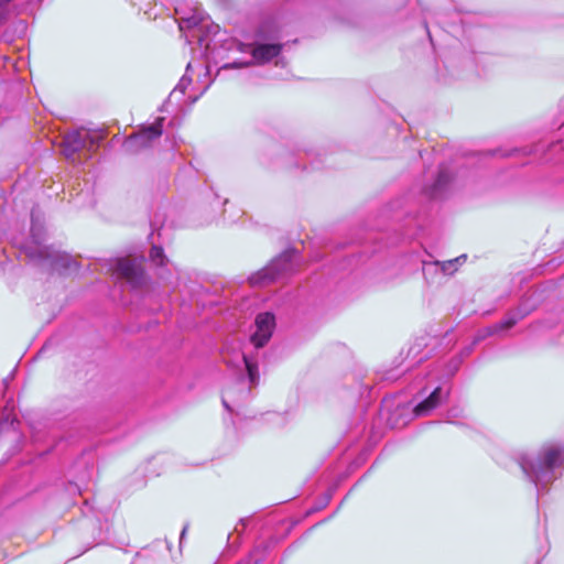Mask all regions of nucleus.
<instances>
[{
	"instance_id": "5701e85b",
	"label": "nucleus",
	"mask_w": 564,
	"mask_h": 564,
	"mask_svg": "<svg viewBox=\"0 0 564 564\" xmlns=\"http://www.w3.org/2000/svg\"><path fill=\"white\" fill-rule=\"evenodd\" d=\"M458 416V410L457 409H451L448 411V417H457Z\"/></svg>"
},
{
	"instance_id": "ddd939ff",
	"label": "nucleus",
	"mask_w": 564,
	"mask_h": 564,
	"mask_svg": "<svg viewBox=\"0 0 564 564\" xmlns=\"http://www.w3.org/2000/svg\"><path fill=\"white\" fill-rule=\"evenodd\" d=\"M237 357L240 361H242L247 370L250 387L257 386L259 382V371L256 357L252 355H247L246 352L238 354Z\"/></svg>"
},
{
	"instance_id": "0eeeda50",
	"label": "nucleus",
	"mask_w": 564,
	"mask_h": 564,
	"mask_svg": "<svg viewBox=\"0 0 564 564\" xmlns=\"http://www.w3.org/2000/svg\"><path fill=\"white\" fill-rule=\"evenodd\" d=\"M96 147H98L97 137L87 131L74 130L65 134L62 142V152L67 159H73L77 152L84 149L93 151Z\"/></svg>"
},
{
	"instance_id": "4468645a",
	"label": "nucleus",
	"mask_w": 564,
	"mask_h": 564,
	"mask_svg": "<svg viewBox=\"0 0 564 564\" xmlns=\"http://www.w3.org/2000/svg\"><path fill=\"white\" fill-rule=\"evenodd\" d=\"M466 260V256H459L455 259L438 261L441 274L448 276L454 274L458 270V265Z\"/></svg>"
},
{
	"instance_id": "aec40b11",
	"label": "nucleus",
	"mask_w": 564,
	"mask_h": 564,
	"mask_svg": "<svg viewBox=\"0 0 564 564\" xmlns=\"http://www.w3.org/2000/svg\"><path fill=\"white\" fill-rule=\"evenodd\" d=\"M11 0H0V22L2 21L3 19V13H4V9L3 7L10 2Z\"/></svg>"
},
{
	"instance_id": "a878e982",
	"label": "nucleus",
	"mask_w": 564,
	"mask_h": 564,
	"mask_svg": "<svg viewBox=\"0 0 564 564\" xmlns=\"http://www.w3.org/2000/svg\"><path fill=\"white\" fill-rule=\"evenodd\" d=\"M228 365H232V360H226Z\"/></svg>"
},
{
	"instance_id": "2eb2a0df",
	"label": "nucleus",
	"mask_w": 564,
	"mask_h": 564,
	"mask_svg": "<svg viewBox=\"0 0 564 564\" xmlns=\"http://www.w3.org/2000/svg\"><path fill=\"white\" fill-rule=\"evenodd\" d=\"M423 275L430 283H435L441 274L438 261H423L422 267Z\"/></svg>"
},
{
	"instance_id": "f8f14e48",
	"label": "nucleus",
	"mask_w": 564,
	"mask_h": 564,
	"mask_svg": "<svg viewBox=\"0 0 564 564\" xmlns=\"http://www.w3.org/2000/svg\"><path fill=\"white\" fill-rule=\"evenodd\" d=\"M527 314V312H522L520 310H518L517 312H513L511 313L506 319L501 321L500 323L494 325L492 327H488L486 329V334L485 335H481L477 338L480 339V338H484L485 336L487 335H494L500 330H505V329H509L511 328L512 326H514L521 318L524 317V315Z\"/></svg>"
},
{
	"instance_id": "6ab92c4d",
	"label": "nucleus",
	"mask_w": 564,
	"mask_h": 564,
	"mask_svg": "<svg viewBox=\"0 0 564 564\" xmlns=\"http://www.w3.org/2000/svg\"><path fill=\"white\" fill-rule=\"evenodd\" d=\"M460 364H462L460 357L453 358L448 364V375L453 376L458 370Z\"/></svg>"
},
{
	"instance_id": "9d476101",
	"label": "nucleus",
	"mask_w": 564,
	"mask_h": 564,
	"mask_svg": "<svg viewBox=\"0 0 564 564\" xmlns=\"http://www.w3.org/2000/svg\"><path fill=\"white\" fill-rule=\"evenodd\" d=\"M451 180L452 175L447 167L441 166L434 183L423 189V196L427 199L442 198L447 191Z\"/></svg>"
},
{
	"instance_id": "393cba45",
	"label": "nucleus",
	"mask_w": 564,
	"mask_h": 564,
	"mask_svg": "<svg viewBox=\"0 0 564 564\" xmlns=\"http://www.w3.org/2000/svg\"><path fill=\"white\" fill-rule=\"evenodd\" d=\"M470 351H471V347H467V348H465V349L462 351V355H463V356H468V355L470 354Z\"/></svg>"
},
{
	"instance_id": "20e7f679",
	"label": "nucleus",
	"mask_w": 564,
	"mask_h": 564,
	"mask_svg": "<svg viewBox=\"0 0 564 564\" xmlns=\"http://www.w3.org/2000/svg\"><path fill=\"white\" fill-rule=\"evenodd\" d=\"M296 252L293 249L285 250L274 258L265 268L249 276L252 286H265L292 272L295 267Z\"/></svg>"
},
{
	"instance_id": "1a4fd4ad",
	"label": "nucleus",
	"mask_w": 564,
	"mask_h": 564,
	"mask_svg": "<svg viewBox=\"0 0 564 564\" xmlns=\"http://www.w3.org/2000/svg\"><path fill=\"white\" fill-rule=\"evenodd\" d=\"M31 237L30 240L22 243L20 246L21 250L25 253L28 257V248H32L33 250H36L40 248H47L48 246H43L42 241L44 240V225H43V218L41 215L33 209L31 213Z\"/></svg>"
},
{
	"instance_id": "a211bd4d",
	"label": "nucleus",
	"mask_w": 564,
	"mask_h": 564,
	"mask_svg": "<svg viewBox=\"0 0 564 564\" xmlns=\"http://www.w3.org/2000/svg\"><path fill=\"white\" fill-rule=\"evenodd\" d=\"M234 394H235V388H227L223 393L221 402L228 412L234 411L229 404V402H236Z\"/></svg>"
},
{
	"instance_id": "7ed1b4c3",
	"label": "nucleus",
	"mask_w": 564,
	"mask_h": 564,
	"mask_svg": "<svg viewBox=\"0 0 564 564\" xmlns=\"http://www.w3.org/2000/svg\"><path fill=\"white\" fill-rule=\"evenodd\" d=\"M28 258L40 267L59 274H73L78 271L77 261L68 253L51 246L33 250L28 248Z\"/></svg>"
},
{
	"instance_id": "9b49d317",
	"label": "nucleus",
	"mask_w": 564,
	"mask_h": 564,
	"mask_svg": "<svg viewBox=\"0 0 564 564\" xmlns=\"http://www.w3.org/2000/svg\"><path fill=\"white\" fill-rule=\"evenodd\" d=\"M442 388H435L430 395L417 403L413 410L415 416L427 415L432 410L437 408L442 402Z\"/></svg>"
},
{
	"instance_id": "f3484780",
	"label": "nucleus",
	"mask_w": 564,
	"mask_h": 564,
	"mask_svg": "<svg viewBox=\"0 0 564 564\" xmlns=\"http://www.w3.org/2000/svg\"><path fill=\"white\" fill-rule=\"evenodd\" d=\"M150 260L158 267H164L169 262L164 256L163 249L158 246H153L150 251Z\"/></svg>"
},
{
	"instance_id": "412c9836",
	"label": "nucleus",
	"mask_w": 564,
	"mask_h": 564,
	"mask_svg": "<svg viewBox=\"0 0 564 564\" xmlns=\"http://www.w3.org/2000/svg\"><path fill=\"white\" fill-rule=\"evenodd\" d=\"M249 391H250V387L248 389H246L245 387H241L239 389L240 399H245L249 394Z\"/></svg>"
},
{
	"instance_id": "f03ea898",
	"label": "nucleus",
	"mask_w": 564,
	"mask_h": 564,
	"mask_svg": "<svg viewBox=\"0 0 564 564\" xmlns=\"http://www.w3.org/2000/svg\"><path fill=\"white\" fill-rule=\"evenodd\" d=\"M517 462L540 496L560 476V469L564 466V448L554 444L545 445L538 453L520 454Z\"/></svg>"
},
{
	"instance_id": "39448f33",
	"label": "nucleus",
	"mask_w": 564,
	"mask_h": 564,
	"mask_svg": "<svg viewBox=\"0 0 564 564\" xmlns=\"http://www.w3.org/2000/svg\"><path fill=\"white\" fill-rule=\"evenodd\" d=\"M105 267L107 272H111L117 279L124 280L132 289L141 288L147 281L142 263L135 259L109 260L105 262Z\"/></svg>"
},
{
	"instance_id": "423d86ee",
	"label": "nucleus",
	"mask_w": 564,
	"mask_h": 564,
	"mask_svg": "<svg viewBox=\"0 0 564 564\" xmlns=\"http://www.w3.org/2000/svg\"><path fill=\"white\" fill-rule=\"evenodd\" d=\"M164 118H158L152 124L142 128L138 133L126 139L123 148L127 152L135 153L149 148L162 134Z\"/></svg>"
},
{
	"instance_id": "b1692460",
	"label": "nucleus",
	"mask_w": 564,
	"mask_h": 564,
	"mask_svg": "<svg viewBox=\"0 0 564 564\" xmlns=\"http://www.w3.org/2000/svg\"><path fill=\"white\" fill-rule=\"evenodd\" d=\"M186 531H187V525H185L181 532V535H180V543L182 544L184 538H185V534H186Z\"/></svg>"
},
{
	"instance_id": "4be33fe9",
	"label": "nucleus",
	"mask_w": 564,
	"mask_h": 564,
	"mask_svg": "<svg viewBox=\"0 0 564 564\" xmlns=\"http://www.w3.org/2000/svg\"><path fill=\"white\" fill-rule=\"evenodd\" d=\"M248 519H240L239 523L236 525L235 531L240 532L239 525L242 527V529L246 527Z\"/></svg>"
},
{
	"instance_id": "f257e3e1",
	"label": "nucleus",
	"mask_w": 564,
	"mask_h": 564,
	"mask_svg": "<svg viewBox=\"0 0 564 564\" xmlns=\"http://www.w3.org/2000/svg\"><path fill=\"white\" fill-rule=\"evenodd\" d=\"M180 29H194V34L199 41V45L205 47L206 53L213 52L216 44L223 41V33L218 24L209 23L208 19H204L199 13L195 12L191 17H182ZM257 41L251 44L239 42L235 39L224 40V46L227 51H237L241 53H250V61H235L224 64L220 69H236L249 67L258 64L263 65L278 57L283 48L280 43H267V41L278 40V30L273 22H263L257 31Z\"/></svg>"
},
{
	"instance_id": "dca6fc26",
	"label": "nucleus",
	"mask_w": 564,
	"mask_h": 564,
	"mask_svg": "<svg viewBox=\"0 0 564 564\" xmlns=\"http://www.w3.org/2000/svg\"><path fill=\"white\" fill-rule=\"evenodd\" d=\"M192 69V64L188 63L186 66L185 74L181 77L178 84L174 88V90L171 93L170 97L174 96L176 93H180L183 95L186 90V88L192 84V77L188 75L189 70Z\"/></svg>"
},
{
	"instance_id": "6e6552de",
	"label": "nucleus",
	"mask_w": 564,
	"mask_h": 564,
	"mask_svg": "<svg viewBox=\"0 0 564 564\" xmlns=\"http://www.w3.org/2000/svg\"><path fill=\"white\" fill-rule=\"evenodd\" d=\"M275 316L271 312L259 313L256 316V329L250 336V343L256 349H260L269 343L275 329Z\"/></svg>"
}]
</instances>
